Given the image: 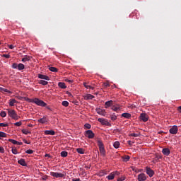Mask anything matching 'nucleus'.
<instances>
[{"label":"nucleus","instance_id":"obj_1","mask_svg":"<svg viewBox=\"0 0 181 181\" xmlns=\"http://www.w3.org/2000/svg\"><path fill=\"white\" fill-rule=\"evenodd\" d=\"M25 101H27L28 103H32L33 104H36V105H39L40 107H46L47 105L46 103L37 98L33 99L25 98Z\"/></svg>","mask_w":181,"mask_h":181},{"label":"nucleus","instance_id":"obj_2","mask_svg":"<svg viewBox=\"0 0 181 181\" xmlns=\"http://www.w3.org/2000/svg\"><path fill=\"white\" fill-rule=\"evenodd\" d=\"M98 146H99V150L103 156H105V148H104V144L101 140H98Z\"/></svg>","mask_w":181,"mask_h":181},{"label":"nucleus","instance_id":"obj_3","mask_svg":"<svg viewBox=\"0 0 181 181\" xmlns=\"http://www.w3.org/2000/svg\"><path fill=\"white\" fill-rule=\"evenodd\" d=\"M98 122H100L102 125H105L106 127H111V123H110V122L107 119L98 118Z\"/></svg>","mask_w":181,"mask_h":181},{"label":"nucleus","instance_id":"obj_4","mask_svg":"<svg viewBox=\"0 0 181 181\" xmlns=\"http://www.w3.org/2000/svg\"><path fill=\"white\" fill-rule=\"evenodd\" d=\"M115 176H119V172L114 171L111 173L109 175H107L106 177L108 180H114Z\"/></svg>","mask_w":181,"mask_h":181},{"label":"nucleus","instance_id":"obj_5","mask_svg":"<svg viewBox=\"0 0 181 181\" xmlns=\"http://www.w3.org/2000/svg\"><path fill=\"white\" fill-rule=\"evenodd\" d=\"M146 173L149 176V177H152L155 175V171L149 167H146Z\"/></svg>","mask_w":181,"mask_h":181},{"label":"nucleus","instance_id":"obj_6","mask_svg":"<svg viewBox=\"0 0 181 181\" xmlns=\"http://www.w3.org/2000/svg\"><path fill=\"white\" fill-rule=\"evenodd\" d=\"M94 135L95 134L92 130H88L85 133V136H86L89 139H93V138H94Z\"/></svg>","mask_w":181,"mask_h":181},{"label":"nucleus","instance_id":"obj_7","mask_svg":"<svg viewBox=\"0 0 181 181\" xmlns=\"http://www.w3.org/2000/svg\"><path fill=\"white\" fill-rule=\"evenodd\" d=\"M139 118L143 122H146L149 119V116L146 114H141Z\"/></svg>","mask_w":181,"mask_h":181},{"label":"nucleus","instance_id":"obj_8","mask_svg":"<svg viewBox=\"0 0 181 181\" xmlns=\"http://www.w3.org/2000/svg\"><path fill=\"white\" fill-rule=\"evenodd\" d=\"M146 179H147V177H146V175H145V173L139 174L137 178L139 181H145L146 180Z\"/></svg>","mask_w":181,"mask_h":181},{"label":"nucleus","instance_id":"obj_9","mask_svg":"<svg viewBox=\"0 0 181 181\" xmlns=\"http://www.w3.org/2000/svg\"><path fill=\"white\" fill-rule=\"evenodd\" d=\"M51 176H53V177H64V174L52 172L51 173Z\"/></svg>","mask_w":181,"mask_h":181},{"label":"nucleus","instance_id":"obj_10","mask_svg":"<svg viewBox=\"0 0 181 181\" xmlns=\"http://www.w3.org/2000/svg\"><path fill=\"white\" fill-rule=\"evenodd\" d=\"M111 110L115 112H119L121 111V107H119V105H113Z\"/></svg>","mask_w":181,"mask_h":181},{"label":"nucleus","instance_id":"obj_11","mask_svg":"<svg viewBox=\"0 0 181 181\" xmlns=\"http://www.w3.org/2000/svg\"><path fill=\"white\" fill-rule=\"evenodd\" d=\"M170 134H173V135H176L177 134V126H173L170 129Z\"/></svg>","mask_w":181,"mask_h":181},{"label":"nucleus","instance_id":"obj_12","mask_svg":"<svg viewBox=\"0 0 181 181\" xmlns=\"http://www.w3.org/2000/svg\"><path fill=\"white\" fill-rule=\"evenodd\" d=\"M48 121L49 119L46 116H44L42 118L38 119V122H40V124H46Z\"/></svg>","mask_w":181,"mask_h":181},{"label":"nucleus","instance_id":"obj_13","mask_svg":"<svg viewBox=\"0 0 181 181\" xmlns=\"http://www.w3.org/2000/svg\"><path fill=\"white\" fill-rule=\"evenodd\" d=\"M37 77L38 78H41V80H47V81L50 80V78L49 76L43 74H38Z\"/></svg>","mask_w":181,"mask_h":181},{"label":"nucleus","instance_id":"obj_14","mask_svg":"<svg viewBox=\"0 0 181 181\" xmlns=\"http://www.w3.org/2000/svg\"><path fill=\"white\" fill-rule=\"evenodd\" d=\"M113 105H114V101H112V100L107 101L105 103V107L106 108H108L109 107H112Z\"/></svg>","mask_w":181,"mask_h":181},{"label":"nucleus","instance_id":"obj_15","mask_svg":"<svg viewBox=\"0 0 181 181\" xmlns=\"http://www.w3.org/2000/svg\"><path fill=\"white\" fill-rule=\"evenodd\" d=\"M162 153L165 156H169V155H170V150H169V148H165L163 149Z\"/></svg>","mask_w":181,"mask_h":181},{"label":"nucleus","instance_id":"obj_16","mask_svg":"<svg viewBox=\"0 0 181 181\" xmlns=\"http://www.w3.org/2000/svg\"><path fill=\"white\" fill-rule=\"evenodd\" d=\"M18 163H19V165H21V166H28L26 161H25V159L23 158L18 160Z\"/></svg>","mask_w":181,"mask_h":181},{"label":"nucleus","instance_id":"obj_17","mask_svg":"<svg viewBox=\"0 0 181 181\" xmlns=\"http://www.w3.org/2000/svg\"><path fill=\"white\" fill-rule=\"evenodd\" d=\"M84 100H93L94 98V95L91 94H87L83 96Z\"/></svg>","mask_w":181,"mask_h":181},{"label":"nucleus","instance_id":"obj_18","mask_svg":"<svg viewBox=\"0 0 181 181\" xmlns=\"http://www.w3.org/2000/svg\"><path fill=\"white\" fill-rule=\"evenodd\" d=\"M18 103V101H16V100L15 99H11L9 100V105L11 107H13V105H15V104H17Z\"/></svg>","mask_w":181,"mask_h":181},{"label":"nucleus","instance_id":"obj_19","mask_svg":"<svg viewBox=\"0 0 181 181\" xmlns=\"http://www.w3.org/2000/svg\"><path fill=\"white\" fill-rule=\"evenodd\" d=\"M45 135H54L56 132H54V131L53 130H46L45 131Z\"/></svg>","mask_w":181,"mask_h":181},{"label":"nucleus","instance_id":"obj_20","mask_svg":"<svg viewBox=\"0 0 181 181\" xmlns=\"http://www.w3.org/2000/svg\"><path fill=\"white\" fill-rule=\"evenodd\" d=\"M0 91L1 93H8L9 94L12 93V92H11L9 90H8L6 88H2V87H0Z\"/></svg>","mask_w":181,"mask_h":181},{"label":"nucleus","instance_id":"obj_21","mask_svg":"<svg viewBox=\"0 0 181 181\" xmlns=\"http://www.w3.org/2000/svg\"><path fill=\"white\" fill-rule=\"evenodd\" d=\"M59 88H66L67 86H66V83H63V82H59L58 83Z\"/></svg>","mask_w":181,"mask_h":181},{"label":"nucleus","instance_id":"obj_22","mask_svg":"<svg viewBox=\"0 0 181 181\" xmlns=\"http://www.w3.org/2000/svg\"><path fill=\"white\" fill-rule=\"evenodd\" d=\"M29 60H30V57L26 55V56H25V57H23V58L21 59V62H23V63H25V62H29Z\"/></svg>","mask_w":181,"mask_h":181},{"label":"nucleus","instance_id":"obj_23","mask_svg":"<svg viewBox=\"0 0 181 181\" xmlns=\"http://www.w3.org/2000/svg\"><path fill=\"white\" fill-rule=\"evenodd\" d=\"M10 117L11 118H13V119H16V120L19 119V116H18L17 114H11Z\"/></svg>","mask_w":181,"mask_h":181},{"label":"nucleus","instance_id":"obj_24","mask_svg":"<svg viewBox=\"0 0 181 181\" xmlns=\"http://www.w3.org/2000/svg\"><path fill=\"white\" fill-rule=\"evenodd\" d=\"M38 83L42 84V86H47V84H49V82L44 80H40Z\"/></svg>","mask_w":181,"mask_h":181},{"label":"nucleus","instance_id":"obj_25","mask_svg":"<svg viewBox=\"0 0 181 181\" xmlns=\"http://www.w3.org/2000/svg\"><path fill=\"white\" fill-rule=\"evenodd\" d=\"M49 70L50 71H53L54 73H57V71H58L57 68L53 67V66H49Z\"/></svg>","mask_w":181,"mask_h":181},{"label":"nucleus","instance_id":"obj_26","mask_svg":"<svg viewBox=\"0 0 181 181\" xmlns=\"http://www.w3.org/2000/svg\"><path fill=\"white\" fill-rule=\"evenodd\" d=\"M122 159H123V162H128V160L131 159V157H129V156H124L122 157Z\"/></svg>","mask_w":181,"mask_h":181},{"label":"nucleus","instance_id":"obj_27","mask_svg":"<svg viewBox=\"0 0 181 181\" xmlns=\"http://www.w3.org/2000/svg\"><path fill=\"white\" fill-rule=\"evenodd\" d=\"M76 151L81 155H84V150L82 148H76Z\"/></svg>","mask_w":181,"mask_h":181},{"label":"nucleus","instance_id":"obj_28","mask_svg":"<svg viewBox=\"0 0 181 181\" xmlns=\"http://www.w3.org/2000/svg\"><path fill=\"white\" fill-rule=\"evenodd\" d=\"M18 70H23L25 69V65L23 64H18Z\"/></svg>","mask_w":181,"mask_h":181},{"label":"nucleus","instance_id":"obj_29","mask_svg":"<svg viewBox=\"0 0 181 181\" xmlns=\"http://www.w3.org/2000/svg\"><path fill=\"white\" fill-rule=\"evenodd\" d=\"M119 141H115L114 144H113V146L114 148H115V149H118V148H119Z\"/></svg>","mask_w":181,"mask_h":181},{"label":"nucleus","instance_id":"obj_30","mask_svg":"<svg viewBox=\"0 0 181 181\" xmlns=\"http://www.w3.org/2000/svg\"><path fill=\"white\" fill-rule=\"evenodd\" d=\"M122 117H124V118L129 119V118H131V114H122Z\"/></svg>","mask_w":181,"mask_h":181},{"label":"nucleus","instance_id":"obj_31","mask_svg":"<svg viewBox=\"0 0 181 181\" xmlns=\"http://www.w3.org/2000/svg\"><path fill=\"white\" fill-rule=\"evenodd\" d=\"M67 155H69V153H67V151H62L61 153V156H62V158H66Z\"/></svg>","mask_w":181,"mask_h":181},{"label":"nucleus","instance_id":"obj_32","mask_svg":"<svg viewBox=\"0 0 181 181\" xmlns=\"http://www.w3.org/2000/svg\"><path fill=\"white\" fill-rule=\"evenodd\" d=\"M8 142H11V144H13V145H16L18 144V141L16 140H13L12 139H8Z\"/></svg>","mask_w":181,"mask_h":181},{"label":"nucleus","instance_id":"obj_33","mask_svg":"<svg viewBox=\"0 0 181 181\" xmlns=\"http://www.w3.org/2000/svg\"><path fill=\"white\" fill-rule=\"evenodd\" d=\"M84 87H86V88H90L91 90H94V87L87 85V83H83Z\"/></svg>","mask_w":181,"mask_h":181},{"label":"nucleus","instance_id":"obj_34","mask_svg":"<svg viewBox=\"0 0 181 181\" xmlns=\"http://www.w3.org/2000/svg\"><path fill=\"white\" fill-rule=\"evenodd\" d=\"M0 138H6V133L0 132Z\"/></svg>","mask_w":181,"mask_h":181},{"label":"nucleus","instance_id":"obj_35","mask_svg":"<svg viewBox=\"0 0 181 181\" xmlns=\"http://www.w3.org/2000/svg\"><path fill=\"white\" fill-rule=\"evenodd\" d=\"M110 118L112 121H115V119H117V116H115V115H110Z\"/></svg>","mask_w":181,"mask_h":181},{"label":"nucleus","instance_id":"obj_36","mask_svg":"<svg viewBox=\"0 0 181 181\" xmlns=\"http://www.w3.org/2000/svg\"><path fill=\"white\" fill-rule=\"evenodd\" d=\"M84 127L86 128V129H91V124L86 123L84 125Z\"/></svg>","mask_w":181,"mask_h":181},{"label":"nucleus","instance_id":"obj_37","mask_svg":"<svg viewBox=\"0 0 181 181\" xmlns=\"http://www.w3.org/2000/svg\"><path fill=\"white\" fill-rule=\"evenodd\" d=\"M23 134H24L25 135H28V134H30V132H29L27 129H23L22 130Z\"/></svg>","mask_w":181,"mask_h":181},{"label":"nucleus","instance_id":"obj_38","mask_svg":"<svg viewBox=\"0 0 181 181\" xmlns=\"http://www.w3.org/2000/svg\"><path fill=\"white\" fill-rule=\"evenodd\" d=\"M11 152L13 155H18V150L16 148H12Z\"/></svg>","mask_w":181,"mask_h":181},{"label":"nucleus","instance_id":"obj_39","mask_svg":"<svg viewBox=\"0 0 181 181\" xmlns=\"http://www.w3.org/2000/svg\"><path fill=\"white\" fill-rule=\"evenodd\" d=\"M103 86H104V87H105V88L110 87V82H105V83H103Z\"/></svg>","mask_w":181,"mask_h":181},{"label":"nucleus","instance_id":"obj_40","mask_svg":"<svg viewBox=\"0 0 181 181\" xmlns=\"http://www.w3.org/2000/svg\"><path fill=\"white\" fill-rule=\"evenodd\" d=\"M62 105L64 107H69V103L67 101H63L62 102Z\"/></svg>","mask_w":181,"mask_h":181},{"label":"nucleus","instance_id":"obj_41","mask_svg":"<svg viewBox=\"0 0 181 181\" xmlns=\"http://www.w3.org/2000/svg\"><path fill=\"white\" fill-rule=\"evenodd\" d=\"M130 136H134V138H136L139 136V134L132 133L130 134Z\"/></svg>","mask_w":181,"mask_h":181},{"label":"nucleus","instance_id":"obj_42","mask_svg":"<svg viewBox=\"0 0 181 181\" xmlns=\"http://www.w3.org/2000/svg\"><path fill=\"white\" fill-rule=\"evenodd\" d=\"M25 153H28V155H32V153H33V150H30V149L27 150L25 151Z\"/></svg>","mask_w":181,"mask_h":181},{"label":"nucleus","instance_id":"obj_43","mask_svg":"<svg viewBox=\"0 0 181 181\" xmlns=\"http://www.w3.org/2000/svg\"><path fill=\"white\" fill-rule=\"evenodd\" d=\"M3 57H5L6 59H9L11 57V55L9 54H3Z\"/></svg>","mask_w":181,"mask_h":181},{"label":"nucleus","instance_id":"obj_44","mask_svg":"<svg viewBox=\"0 0 181 181\" xmlns=\"http://www.w3.org/2000/svg\"><path fill=\"white\" fill-rule=\"evenodd\" d=\"M14 125L15 127H21V125H22V122H16Z\"/></svg>","mask_w":181,"mask_h":181},{"label":"nucleus","instance_id":"obj_45","mask_svg":"<svg viewBox=\"0 0 181 181\" xmlns=\"http://www.w3.org/2000/svg\"><path fill=\"white\" fill-rule=\"evenodd\" d=\"M18 64L16 63H13L12 65V69H18Z\"/></svg>","mask_w":181,"mask_h":181},{"label":"nucleus","instance_id":"obj_46","mask_svg":"<svg viewBox=\"0 0 181 181\" xmlns=\"http://www.w3.org/2000/svg\"><path fill=\"white\" fill-rule=\"evenodd\" d=\"M0 153H5V148H4V147L0 146Z\"/></svg>","mask_w":181,"mask_h":181},{"label":"nucleus","instance_id":"obj_47","mask_svg":"<svg viewBox=\"0 0 181 181\" xmlns=\"http://www.w3.org/2000/svg\"><path fill=\"white\" fill-rule=\"evenodd\" d=\"M8 114H16V112H15V110H9Z\"/></svg>","mask_w":181,"mask_h":181},{"label":"nucleus","instance_id":"obj_48","mask_svg":"<svg viewBox=\"0 0 181 181\" xmlns=\"http://www.w3.org/2000/svg\"><path fill=\"white\" fill-rule=\"evenodd\" d=\"M125 180V177H121L117 179V181H124Z\"/></svg>","mask_w":181,"mask_h":181},{"label":"nucleus","instance_id":"obj_49","mask_svg":"<svg viewBox=\"0 0 181 181\" xmlns=\"http://www.w3.org/2000/svg\"><path fill=\"white\" fill-rule=\"evenodd\" d=\"M18 100H25V98H27V97H22V96H18Z\"/></svg>","mask_w":181,"mask_h":181},{"label":"nucleus","instance_id":"obj_50","mask_svg":"<svg viewBox=\"0 0 181 181\" xmlns=\"http://www.w3.org/2000/svg\"><path fill=\"white\" fill-rule=\"evenodd\" d=\"M0 127H8V124H6V123H0Z\"/></svg>","mask_w":181,"mask_h":181},{"label":"nucleus","instance_id":"obj_51","mask_svg":"<svg viewBox=\"0 0 181 181\" xmlns=\"http://www.w3.org/2000/svg\"><path fill=\"white\" fill-rule=\"evenodd\" d=\"M9 49H15V46L10 45H8Z\"/></svg>","mask_w":181,"mask_h":181},{"label":"nucleus","instance_id":"obj_52","mask_svg":"<svg viewBox=\"0 0 181 181\" xmlns=\"http://www.w3.org/2000/svg\"><path fill=\"white\" fill-rule=\"evenodd\" d=\"M65 81H66L67 83H73V81H71L70 79H66V80H65Z\"/></svg>","mask_w":181,"mask_h":181},{"label":"nucleus","instance_id":"obj_53","mask_svg":"<svg viewBox=\"0 0 181 181\" xmlns=\"http://www.w3.org/2000/svg\"><path fill=\"white\" fill-rule=\"evenodd\" d=\"M23 143H24V144H27V145L30 144V143H28V141H26V139H24V140H23Z\"/></svg>","mask_w":181,"mask_h":181},{"label":"nucleus","instance_id":"obj_54","mask_svg":"<svg viewBox=\"0 0 181 181\" xmlns=\"http://www.w3.org/2000/svg\"><path fill=\"white\" fill-rule=\"evenodd\" d=\"M72 181H81L80 178H76V179H72Z\"/></svg>","mask_w":181,"mask_h":181},{"label":"nucleus","instance_id":"obj_55","mask_svg":"<svg viewBox=\"0 0 181 181\" xmlns=\"http://www.w3.org/2000/svg\"><path fill=\"white\" fill-rule=\"evenodd\" d=\"M178 112L181 113V106L177 107Z\"/></svg>","mask_w":181,"mask_h":181},{"label":"nucleus","instance_id":"obj_56","mask_svg":"<svg viewBox=\"0 0 181 181\" xmlns=\"http://www.w3.org/2000/svg\"><path fill=\"white\" fill-rule=\"evenodd\" d=\"M1 117H2V118H5V117H6V114H1Z\"/></svg>","mask_w":181,"mask_h":181},{"label":"nucleus","instance_id":"obj_57","mask_svg":"<svg viewBox=\"0 0 181 181\" xmlns=\"http://www.w3.org/2000/svg\"><path fill=\"white\" fill-rule=\"evenodd\" d=\"M127 144H128L129 145H132V144H134V142H132V141H127Z\"/></svg>","mask_w":181,"mask_h":181},{"label":"nucleus","instance_id":"obj_58","mask_svg":"<svg viewBox=\"0 0 181 181\" xmlns=\"http://www.w3.org/2000/svg\"><path fill=\"white\" fill-rule=\"evenodd\" d=\"M67 94L69 97H73V95L71 94V93L68 92Z\"/></svg>","mask_w":181,"mask_h":181},{"label":"nucleus","instance_id":"obj_59","mask_svg":"<svg viewBox=\"0 0 181 181\" xmlns=\"http://www.w3.org/2000/svg\"><path fill=\"white\" fill-rule=\"evenodd\" d=\"M16 145H23V143L18 141V143L16 144Z\"/></svg>","mask_w":181,"mask_h":181},{"label":"nucleus","instance_id":"obj_60","mask_svg":"<svg viewBox=\"0 0 181 181\" xmlns=\"http://www.w3.org/2000/svg\"><path fill=\"white\" fill-rule=\"evenodd\" d=\"M85 169H86V170H88V169H90V166L88 165L85 166Z\"/></svg>","mask_w":181,"mask_h":181},{"label":"nucleus","instance_id":"obj_61","mask_svg":"<svg viewBox=\"0 0 181 181\" xmlns=\"http://www.w3.org/2000/svg\"><path fill=\"white\" fill-rule=\"evenodd\" d=\"M45 158H50V155L49 154H45Z\"/></svg>","mask_w":181,"mask_h":181},{"label":"nucleus","instance_id":"obj_62","mask_svg":"<svg viewBox=\"0 0 181 181\" xmlns=\"http://www.w3.org/2000/svg\"><path fill=\"white\" fill-rule=\"evenodd\" d=\"M28 127H33V124H28Z\"/></svg>","mask_w":181,"mask_h":181},{"label":"nucleus","instance_id":"obj_63","mask_svg":"<svg viewBox=\"0 0 181 181\" xmlns=\"http://www.w3.org/2000/svg\"><path fill=\"white\" fill-rule=\"evenodd\" d=\"M0 114H6V112H4V111H1V112H0Z\"/></svg>","mask_w":181,"mask_h":181},{"label":"nucleus","instance_id":"obj_64","mask_svg":"<svg viewBox=\"0 0 181 181\" xmlns=\"http://www.w3.org/2000/svg\"><path fill=\"white\" fill-rule=\"evenodd\" d=\"M124 114H128V112H124Z\"/></svg>","mask_w":181,"mask_h":181}]
</instances>
